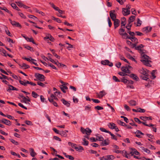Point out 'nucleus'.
<instances>
[{
  "mask_svg": "<svg viewBox=\"0 0 160 160\" xmlns=\"http://www.w3.org/2000/svg\"><path fill=\"white\" fill-rule=\"evenodd\" d=\"M141 59L140 61L146 66L148 67H151L150 62H151L149 60V57L144 53L141 55Z\"/></svg>",
  "mask_w": 160,
  "mask_h": 160,
  "instance_id": "1",
  "label": "nucleus"
},
{
  "mask_svg": "<svg viewBox=\"0 0 160 160\" xmlns=\"http://www.w3.org/2000/svg\"><path fill=\"white\" fill-rule=\"evenodd\" d=\"M80 131L83 134H86L88 136L90 135L92 132L90 128H87L86 129H84L82 127H81Z\"/></svg>",
  "mask_w": 160,
  "mask_h": 160,
  "instance_id": "2",
  "label": "nucleus"
},
{
  "mask_svg": "<svg viewBox=\"0 0 160 160\" xmlns=\"http://www.w3.org/2000/svg\"><path fill=\"white\" fill-rule=\"evenodd\" d=\"M139 72L143 75L148 76V71L146 69L142 68L141 69L139 70Z\"/></svg>",
  "mask_w": 160,
  "mask_h": 160,
  "instance_id": "3",
  "label": "nucleus"
},
{
  "mask_svg": "<svg viewBox=\"0 0 160 160\" xmlns=\"http://www.w3.org/2000/svg\"><path fill=\"white\" fill-rule=\"evenodd\" d=\"M101 63L102 64L108 65L110 67H112L113 66V63L112 62H110L108 60L102 61Z\"/></svg>",
  "mask_w": 160,
  "mask_h": 160,
  "instance_id": "4",
  "label": "nucleus"
},
{
  "mask_svg": "<svg viewBox=\"0 0 160 160\" xmlns=\"http://www.w3.org/2000/svg\"><path fill=\"white\" fill-rule=\"evenodd\" d=\"M106 94V93L104 90H102L100 91L99 93H96V95L98 97L101 98Z\"/></svg>",
  "mask_w": 160,
  "mask_h": 160,
  "instance_id": "5",
  "label": "nucleus"
},
{
  "mask_svg": "<svg viewBox=\"0 0 160 160\" xmlns=\"http://www.w3.org/2000/svg\"><path fill=\"white\" fill-rule=\"evenodd\" d=\"M110 16L112 19V20H114L115 19H116V15L115 14V10L111 11H110Z\"/></svg>",
  "mask_w": 160,
  "mask_h": 160,
  "instance_id": "6",
  "label": "nucleus"
},
{
  "mask_svg": "<svg viewBox=\"0 0 160 160\" xmlns=\"http://www.w3.org/2000/svg\"><path fill=\"white\" fill-rule=\"evenodd\" d=\"M122 12L124 16H127L130 14V11L128 9L123 8H122Z\"/></svg>",
  "mask_w": 160,
  "mask_h": 160,
  "instance_id": "7",
  "label": "nucleus"
},
{
  "mask_svg": "<svg viewBox=\"0 0 160 160\" xmlns=\"http://www.w3.org/2000/svg\"><path fill=\"white\" fill-rule=\"evenodd\" d=\"M0 122L8 126H10L11 125V122L10 121L5 118L2 119V120L0 121Z\"/></svg>",
  "mask_w": 160,
  "mask_h": 160,
  "instance_id": "8",
  "label": "nucleus"
},
{
  "mask_svg": "<svg viewBox=\"0 0 160 160\" xmlns=\"http://www.w3.org/2000/svg\"><path fill=\"white\" fill-rule=\"evenodd\" d=\"M36 77L38 78L39 80L43 82L45 81V77L42 75L40 74H38Z\"/></svg>",
  "mask_w": 160,
  "mask_h": 160,
  "instance_id": "9",
  "label": "nucleus"
},
{
  "mask_svg": "<svg viewBox=\"0 0 160 160\" xmlns=\"http://www.w3.org/2000/svg\"><path fill=\"white\" fill-rule=\"evenodd\" d=\"M131 150L132 151L130 152V154L132 156L134 154H135L137 155H140V153L135 149L131 148Z\"/></svg>",
  "mask_w": 160,
  "mask_h": 160,
  "instance_id": "10",
  "label": "nucleus"
},
{
  "mask_svg": "<svg viewBox=\"0 0 160 160\" xmlns=\"http://www.w3.org/2000/svg\"><path fill=\"white\" fill-rule=\"evenodd\" d=\"M136 136L138 138H141L142 136L144 135V134L139 130H137L135 132Z\"/></svg>",
  "mask_w": 160,
  "mask_h": 160,
  "instance_id": "11",
  "label": "nucleus"
},
{
  "mask_svg": "<svg viewBox=\"0 0 160 160\" xmlns=\"http://www.w3.org/2000/svg\"><path fill=\"white\" fill-rule=\"evenodd\" d=\"M101 145L102 146H105L109 144L110 143L109 140L108 139H105L102 141Z\"/></svg>",
  "mask_w": 160,
  "mask_h": 160,
  "instance_id": "12",
  "label": "nucleus"
},
{
  "mask_svg": "<svg viewBox=\"0 0 160 160\" xmlns=\"http://www.w3.org/2000/svg\"><path fill=\"white\" fill-rule=\"evenodd\" d=\"M29 150L30 151V155L32 157H34L37 155V153L35 152L34 149L32 148H29Z\"/></svg>",
  "mask_w": 160,
  "mask_h": 160,
  "instance_id": "13",
  "label": "nucleus"
},
{
  "mask_svg": "<svg viewBox=\"0 0 160 160\" xmlns=\"http://www.w3.org/2000/svg\"><path fill=\"white\" fill-rule=\"evenodd\" d=\"M21 98L23 99V102L26 104L30 105V103L28 102H30V100L29 98H27L24 96H21Z\"/></svg>",
  "mask_w": 160,
  "mask_h": 160,
  "instance_id": "14",
  "label": "nucleus"
},
{
  "mask_svg": "<svg viewBox=\"0 0 160 160\" xmlns=\"http://www.w3.org/2000/svg\"><path fill=\"white\" fill-rule=\"evenodd\" d=\"M19 82L21 84L26 86H27V84H28L29 81L25 80H24L23 81L20 80H19Z\"/></svg>",
  "mask_w": 160,
  "mask_h": 160,
  "instance_id": "15",
  "label": "nucleus"
},
{
  "mask_svg": "<svg viewBox=\"0 0 160 160\" xmlns=\"http://www.w3.org/2000/svg\"><path fill=\"white\" fill-rule=\"evenodd\" d=\"M121 69L122 71L125 73H130V71L129 70V68H128L127 67H122Z\"/></svg>",
  "mask_w": 160,
  "mask_h": 160,
  "instance_id": "16",
  "label": "nucleus"
},
{
  "mask_svg": "<svg viewBox=\"0 0 160 160\" xmlns=\"http://www.w3.org/2000/svg\"><path fill=\"white\" fill-rule=\"evenodd\" d=\"M19 66L22 68L24 69H27L29 68L30 67L29 65L26 64L25 63H23L22 64H18Z\"/></svg>",
  "mask_w": 160,
  "mask_h": 160,
  "instance_id": "17",
  "label": "nucleus"
},
{
  "mask_svg": "<svg viewBox=\"0 0 160 160\" xmlns=\"http://www.w3.org/2000/svg\"><path fill=\"white\" fill-rule=\"evenodd\" d=\"M114 21V24L115 29H116L117 27L119 26V21L118 19H115L113 20Z\"/></svg>",
  "mask_w": 160,
  "mask_h": 160,
  "instance_id": "18",
  "label": "nucleus"
},
{
  "mask_svg": "<svg viewBox=\"0 0 160 160\" xmlns=\"http://www.w3.org/2000/svg\"><path fill=\"white\" fill-rule=\"evenodd\" d=\"M61 101L62 103L67 107H69L70 106V103L68 101L65 100L64 99H62L61 100Z\"/></svg>",
  "mask_w": 160,
  "mask_h": 160,
  "instance_id": "19",
  "label": "nucleus"
},
{
  "mask_svg": "<svg viewBox=\"0 0 160 160\" xmlns=\"http://www.w3.org/2000/svg\"><path fill=\"white\" fill-rule=\"evenodd\" d=\"M23 37L27 41H29L30 42H31L33 44H35V43L33 39L32 38H28V37H26L24 36H23Z\"/></svg>",
  "mask_w": 160,
  "mask_h": 160,
  "instance_id": "20",
  "label": "nucleus"
},
{
  "mask_svg": "<svg viewBox=\"0 0 160 160\" xmlns=\"http://www.w3.org/2000/svg\"><path fill=\"white\" fill-rule=\"evenodd\" d=\"M122 154V155L123 156H125L126 158H129L128 156L129 155V154L127 153V152L125 150H123V151H121V153Z\"/></svg>",
  "mask_w": 160,
  "mask_h": 160,
  "instance_id": "21",
  "label": "nucleus"
},
{
  "mask_svg": "<svg viewBox=\"0 0 160 160\" xmlns=\"http://www.w3.org/2000/svg\"><path fill=\"white\" fill-rule=\"evenodd\" d=\"M152 30V28L149 27H146L143 29V31L145 33L150 32Z\"/></svg>",
  "mask_w": 160,
  "mask_h": 160,
  "instance_id": "22",
  "label": "nucleus"
},
{
  "mask_svg": "<svg viewBox=\"0 0 160 160\" xmlns=\"http://www.w3.org/2000/svg\"><path fill=\"white\" fill-rule=\"evenodd\" d=\"M121 26H125L126 23V20L125 17H123L121 18Z\"/></svg>",
  "mask_w": 160,
  "mask_h": 160,
  "instance_id": "23",
  "label": "nucleus"
},
{
  "mask_svg": "<svg viewBox=\"0 0 160 160\" xmlns=\"http://www.w3.org/2000/svg\"><path fill=\"white\" fill-rule=\"evenodd\" d=\"M129 76L133 79L136 81H138L139 79L138 78L136 74H131L130 75H129Z\"/></svg>",
  "mask_w": 160,
  "mask_h": 160,
  "instance_id": "24",
  "label": "nucleus"
},
{
  "mask_svg": "<svg viewBox=\"0 0 160 160\" xmlns=\"http://www.w3.org/2000/svg\"><path fill=\"white\" fill-rule=\"evenodd\" d=\"M129 39H130L133 42H134L136 43H138V39L134 37H130Z\"/></svg>",
  "mask_w": 160,
  "mask_h": 160,
  "instance_id": "25",
  "label": "nucleus"
},
{
  "mask_svg": "<svg viewBox=\"0 0 160 160\" xmlns=\"http://www.w3.org/2000/svg\"><path fill=\"white\" fill-rule=\"evenodd\" d=\"M60 88L62 91L64 93H65L66 92V91L65 90H67L68 88V87L67 86L63 85H61L60 87Z\"/></svg>",
  "mask_w": 160,
  "mask_h": 160,
  "instance_id": "26",
  "label": "nucleus"
},
{
  "mask_svg": "<svg viewBox=\"0 0 160 160\" xmlns=\"http://www.w3.org/2000/svg\"><path fill=\"white\" fill-rule=\"evenodd\" d=\"M116 126L115 124L112 122L109 123L108 124L109 128L112 129H114Z\"/></svg>",
  "mask_w": 160,
  "mask_h": 160,
  "instance_id": "27",
  "label": "nucleus"
},
{
  "mask_svg": "<svg viewBox=\"0 0 160 160\" xmlns=\"http://www.w3.org/2000/svg\"><path fill=\"white\" fill-rule=\"evenodd\" d=\"M156 71V70H153L152 71V72H151V74L152 75V77H151V79H154L156 78V76L155 75V73Z\"/></svg>",
  "mask_w": 160,
  "mask_h": 160,
  "instance_id": "28",
  "label": "nucleus"
},
{
  "mask_svg": "<svg viewBox=\"0 0 160 160\" xmlns=\"http://www.w3.org/2000/svg\"><path fill=\"white\" fill-rule=\"evenodd\" d=\"M17 90V89L11 85H9L8 88L7 89V91L9 90Z\"/></svg>",
  "mask_w": 160,
  "mask_h": 160,
  "instance_id": "29",
  "label": "nucleus"
},
{
  "mask_svg": "<svg viewBox=\"0 0 160 160\" xmlns=\"http://www.w3.org/2000/svg\"><path fill=\"white\" fill-rule=\"evenodd\" d=\"M128 103L130 105L132 106H135L137 104L136 102L134 100H131L130 101L128 102Z\"/></svg>",
  "mask_w": 160,
  "mask_h": 160,
  "instance_id": "30",
  "label": "nucleus"
},
{
  "mask_svg": "<svg viewBox=\"0 0 160 160\" xmlns=\"http://www.w3.org/2000/svg\"><path fill=\"white\" fill-rule=\"evenodd\" d=\"M107 160H112L115 158V157L113 155H107Z\"/></svg>",
  "mask_w": 160,
  "mask_h": 160,
  "instance_id": "31",
  "label": "nucleus"
},
{
  "mask_svg": "<svg viewBox=\"0 0 160 160\" xmlns=\"http://www.w3.org/2000/svg\"><path fill=\"white\" fill-rule=\"evenodd\" d=\"M104 140L103 138L99 135L96 136V140L99 141H102Z\"/></svg>",
  "mask_w": 160,
  "mask_h": 160,
  "instance_id": "32",
  "label": "nucleus"
},
{
  "mask_svg": "<svg viewBox=\"0 0 160 160\" xmlns=\"http://www.w3.org/2000/svg\"><path fill=\"white\" fill-rule=\"evenodd\" d=\"M75 150L77 151L81 152L84 150V149L82 146H79L78 147H77Z\"/></svg>",
  "mask_w": 160,
  "mask_h": 160,
  "instance_id": "33",
  "label": "nucleus"
},
{
  "mask_svg": "<svg viewBox=\"0 0 160 160\" xmlns=\"http://www.w3.org/2000/svg\"><path fill=\"white\" fill-rule=\"evenodd\" d=\"M122 38L125 39H127V38L129 39V38L130 37L128 34L126 32H125L122 35Z\"/></svg>",
  "mask_w": 160,
  "mask_h": 160,
  "instance_id": "34",
  "label": "nucleus"
},
{
  "mask_svg": "<svg viewBox=\"0 0 160 160\" xmlns=\"http://www.w3.org/2000/svg\"><path fill=\"white\" fill-rule=\"evenodd\" d=\"M109 133L111 135V138L112 139H114L115 140H117V137L115 136L114 134L112 133L110 131L109 132Z\"/></svg>",
  "mask_w": 160,
  "mask_h": 160,
  "instance_id": "35",
  "label": "nucleus"
},
{
  "mask_svg": "<svg viewBox=\"0 0 160 160\" xmlns=\"http://www.w3.org/2000/svg\"><path fill=\"white\" fill-rule=\"evenodd\" d=\"M82 141H83V142L82 144L83 145L88 146V142L86 140L85 138L82 139Z\"/></svg>",
  "mask_w": 160,
  "mask_h": 160,
  "instance_id": "36",
  "label": "nucleus"
},
{
  "mask_svg": "<svg viewBox=\"0 0 160 160\" xmlns=\"http://www.w3.org/2000/svg\"><path fill=\"white\" fill-rule=\"evenodd\" d=\"M135 17L134 16H131L129 18V23L132 22L134 20Z\"/></svg>",
  "mask_w": 160,
  "mask_h": 160,
  "instance_id": "37",
  "label": "nucleus"
},
{
  "mask_svg": "<svg viewBox=\"0 0 160 160\" xmlns=\"http://www.w3.org/2000/svg\"><path fill=\"white\" fill-rule=\"evenodd\" d=\"M117 122L120 125L122 126H127L126 124L124 122L120 120H118Z\"/></svg>",
  "mask_w": 160,
  "mask_h": 160,
  "instance_id": "38",
  "label": "nucleus"
},
{
  "mask_svg": "<svg viewBox=\"0 0 160 160\" xmlns=\"http://www.w3.org/2000/svg\"><path fill=\"white\" fill-rule=\"evenodd\" d=\"M148 76H142L141 78L143 80H144L146 81H148L149 80V78H148Z\"/></svg>",
  "mask_w": 160,
  "mask_h": 160,
  "instance_id": "39",
  "label": "nucleus"
},
{
  "mask_svg": "<svg viewBox=\"0 0 160 160\" xmlns=\"http://www.w3.org/2000/svg\"><path fill=\"white\" fill-rule=\"evenodd\" d=\"M125 32V30L122 28H120L119 30V33L121 35H122Z\"/></svg>",
  "mask_w": 160,
  "mask_h": 160,
  "instance_id": "40",
  "label": "nucleus"
},
{
  "mask_svg": "<svg viewBox=\"0 0 160 160\" xmlns=\"http://www.w3.org/2000/svg\"><path fill=\"white\" fill-rule=\"evenodd\" d=\"M6 51L4 49H2L1 52H0V53H1V54L2 55H3V56L6 57L7 56V55H6L7 54H6Z\"/></svg>",
  "mask_w": 160,
  "mask_h": 160,
  "instance_id": "41",
  "label": "nucleus"
},
{
  "mask_svg": "<svg viewBox=\"0 0 160 160\" xmlns=\"http://www.w3.org/2000/svg\"><path fill=\"white\" fill-rule=\"evenodd\" d=\"M143 47V46L142 44H140L138 46H137L135 47V49L136 50H141V48Z\"/></svg>",
  "mask_w": 160,
  "mask_h": 160,
  "instance_id": "42",
  "label": "nucleus"
},
{
  "mask_svg": "<svg viewBox=\"0 0 160 160\" xmlns=\"http://www.w3.org/2000/svg\"><path fill=\"white\" fill-rule=\"evenodd\" d=\"M132 26V24L131 23H129L126 26V28L128 31H130L131 29V27Z\"/></svg>",
  "mask_w": 160,
  "mask_h": 160,
  "instance_id": "43",
  "label": "nucleus"
},
{
  "mask_svg": "<svg viewBox=\"0 0 160 160\" xmlns=\"http://www.w3.org/2000/svg\"><path fill=\"white\" fill-rule=\"evenodd\" d=\"M32 96L34 98H37V97H38V96H39V95H38L37 93H36V92H34V91H32Z\"/></svg>",
  "mask_w": 160,
  "mask_h": 160,
  "instance_id": "44",
  "label": "nucleus"
},
{
  "mask_svg": "<svg viewBox=\"0 0 160 160\" xmlns=\"http://www.w3.org/2000/svg\"><path fill=\"white\" fill-rule=\"evenodd\" d=\"M16 3H17V5L20 7H22L23 4L21 1H17L16 2Z\"/></svg>",
  "mask_w": 160,
  "mask_h": 160,
  "instance_id": "45",
  "label": "nucleus"
},
{
  "mask_svg": "<svg viewBox=\"0 0 160 160\" xmlns=\"http://www.w3.org/2000/svg\"><path fill=\"white\" fill-rule=\"evenodd\" d=\"M9 20L10 22L11 23L13 26H16V23H17V22H16V21H12V20L10 19H9Z\"/></svg>",
  "mask_w": 160,
  "mask_h": 160,
  "instance_id": "46",
  "label": "nucleus"
},
{
  "mask_svg": "<svg viewBox=\"0 0 160 160\" xmlns=\"http://www.w3.org/2000/svg\"><path fill=\"white\" fill-rule=\"evenodd\" d=\"M9 20L10 22L11 23L13 26H16V23H17V22H16V21H12V20L10 19H9Z\"/></svg>",
  "mask_w": 160,
  "mask_h": 160,
  "instance_id": "47",
  "label": "nucleus"
},
{
  "mask_svg": "<svg viewBox=\"0 0 160 160\" xmlns=\"http://www.w3.org/2000/svg\"><path fill=\"white\" fill-rule=\"evenodd\" d=\"M121 81L125 83H127L128 82V80H127L125 77H123L121 79Z\"/></svg>",
  "mask_w": 160,
  "mask_h": 160,
  "instance_id": "48",
  "label": "nucleus"
},
{
  "mask_svg": "<svg viewBox=\"0 0 160 160\" xmlns=\"http://www.w3.org/2000/svg\"><path fill=\"white\" fill-rule=\"evenodd\" d=\"M9 140L10 141L13 143L14 144L16 145H17L18 144V143L17 141H16L15 140L13 139H10Z\"/></svg>",
  "mask_w": 160,
  "mask_h": 160,
  "instance_id": "49",
  "label": "nucleus"
},
{
  "mask_svg": "<svg viewBox=\"0 0 160 160\" xmlns=\"http://www.w3.org/2000/svg\"><path fill=\"white\" fill-rule=\"evenodd\" d=\"M0 9L1 10H4L6 12H8V13H10V12L9 11L7 8H6L4 7L3 8L0 7Z\"/></svg>",
  "mask_w": 160,
  "mask_h": 160,
  "instance_id": "50",
  "label": "nucleus"
},
{
  "mask_svg": "<svg viewBox=\"0 0 160 160\" xmlns=\"http://www.w3.org/2000/svg\"><path fill=\"white\" fill-rule=\"evenodd\" d=\"M5 117H7L8 118H9L10 119L15 120L16 121H17V119H14V118L13 117H12L10 115H6V116H5Z\"/></svg>",
  "mask_w": 160,
  "mask_h": 160,
  "instance_id": "51",
  "label": "nucleus"
},
{
  "mask_svg": "<svg viewBox=\"0 0 160 160\" xmlns=\"http://www.w3.org/2000/svg\"><path fill=\"white\" fill-rule=\"evenodd\" d=\"M55 64L57 65L58 67H61V66L64 67V66H66L65 65L59 62L58 61H57V62L55 63Z\"/></svg>",
  "mask_w": 160,
  "mask_h": 160,
  "instance_id": "52",
  "label": "nucleus"
},
{
  "mask_svg": "<svg viewBox=\"0 0 160 160\" xmlns=\"http://www.w3.org/2000/svg\"><path fill=\"white\" fill-rule=\"evenodd\" d=\"M28 17L29 18H32L34 20L36 21H37L38 19L35 16L32 15H30L28 16Z\"/></svg>",
  "mask_w": 160,
  "mask_h": 160,
  "instance_id": "53",
  "label": "nucleus"
},
{
  "mask_svg": "<svg viewBox=\"0 0 160 160\" xmlns=\"http://www.w3.org/2000/svg\"><path fill=\"white\" fill-rule=\"evenodd\" d=\"M94 108L95 109L98 110H102L103 109V108L102 107H101L99 106H97L95 107Z\"/></svg>",
  "mask_w": 160,
  "mask_h": 160,
  "instance_id": "54",
  "label": "nucleus"
},
{
  "mask_svg": "<svg viewBox=\"0 0 160 160\" xmlns=\"http://www.w3.org/2000/svg\"><path fill=\"white\" fill-rule=\"evenodd\" d=\"M60 134L61 135L63 136L64 137H66L67 136V134L66 133V132L65 131H62L60 132Z\"/></svg>",
  "mask_w": 160,
  "mask_h": 160,
  "instance_id": "55",
  "label": "nucleus"
},
{
  "mask_svg": "<svg viewBox=\"0 0 160 160\" xmlns=\"http://www.w3.org/2000/svg\"><path fill=\"white\" fill-rule=\"evenodd\" d=\"M22 59H24L28 61H29L30 62L31 60H34V59H32L31 57L30 58H23Z\"/></svg>",
  "mask_w": 160,
  "mask_h": 160,
  "instance_id": "56",
  "label": "nucleus"
},
{
  "mask_svg": "<svg viewBox=\"0 0 160 160\" xmlns=\"http://www.w3.org/2000/svg\"><path fill=\"white\" fill-rule=\"evenodd\" d=\"M100 130L102 132H107L109 133V131L107 130L106 129H105L104 128H100Z\"/></svg>",
  "mask_w": 160,
  "mask_h": 160,
  "instance_id": "57",
  "label": "nucleus"
},
{
  "mask_svg": "<svg viewBox=\"0 0 160 160\" xmlns=\"http://www.w3.org/2000/svg\"><path fill=\"white\" fill-rule=\"evenodd\" d=\"M112 78L113 80L116 82H120V81L115 76H113L112 77Z\"/></svg>",
  "mask_w": 160,
  "mask_h": 160,
  "instance_id": "58",
  "label": "nucleus"
},
{
  "mask_svg": "<svg viewBox=\"0 0 160 160\" xmlns=\"http://www.w3.org/2000/svg\"><path fill=\"white\" fill-rule=\"evenodd\" d=\"M37 84L43 87H45V85L44 84L40 82H38Z\"/></svg>",
  "mask_w": 160,
  "mask_h": 160,
  "instance_id": "59",
  "label": "nucleus"
},
{
  "mask_svg": "<svg viewBox=\"0 0 160 160\" xmlns=\"http://www.w3.org/2000/svg\"><path fill=\"white\" fill-rule=\"evenodd\" d=\"M148 118H149V117H140V118L141 120H143V121H145L147 120H148Z\"/></svg>",
  "mask_w": 160,
  "mask_h": 160,
  "instance_id": "60",
  "label": "nucleus"
},
{
  "mask_svg": "<svg viewBox=\"0 0 160 160\" xmlns=\"http://www.w3.org/2000/svg\"><path fill=\"white\" fill-rule=\"evenodd\" d=\"M19 106L20 107L22 108H24L26 110L27 109V108L26 107L24 106L21 103H19L18 104Z\"/></svg>",
  "mask_w": 160,
  "mask_h": 160,
  "instance_id": "61",
  "label": "nucleus"
},
{
  "mask_svg": "<svg viewBox=\"0 0 160 160\" xmlns=\"http://www.w3.org/2000/svg\"><path fill=\"white\" fill-rule=\"evenodd\" d=\"M142 22V21H141L139 18H138L137 20L138 24L137 25V26H140L141 25Z\"/></svg>",
  "mask_w": 160,
  "mask_h": 160,
  "instance_id": "62",
  "label": "nucleus"
},
{
  "mask_svg": "<svg viewBox=\"0 0 160 160\" xmlns=\"http://www.w3.org/2000/svg\"><path fill=\"white\" fill-rule=\"evenodd\" d=\"M134 120L136 122H138L139 124H141L142 123V122L137 118H134Z\"/></svg>",
  "mask_w": 160,
  "mask_h": 160,
  "instance_id": "63",
  "label": "nucleus"
},
{
  "mask_svg": "<svg viewBox=\"0 0 160 160\" xmlns=\"http://www.w3.org/2000/svg\"><path fill=\"white\" fill-rule=\"evenodd\" d=\"M100 160H107V156L99 158Z\"/></svg>",
  "mask_w": 160,
  "mask_h": 160,
  "instance_id": "64",
  "label": "nucleus"
}]
</instances>
